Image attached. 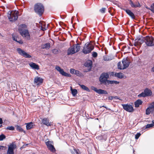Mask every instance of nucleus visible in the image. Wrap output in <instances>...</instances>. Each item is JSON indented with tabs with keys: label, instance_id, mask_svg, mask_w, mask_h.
<instances>
[{
	"label": "nucleus",
	"instance_id": "nucleus-1",
	"mask_svg": "<svg viewBox=\"0 0 154 154\" xmlns=\"http://www.w3.org/2000/svg\"><path fill=\"white\" fill-rule=\"evenodd\" d=\"M34 10L35 12L41 17L44 12V6L42 3H38L34 5Z\"/></svg>",
	"mask_w": 154,
	"mask_h": 154
},
{
	"label": "nucleus",
	"instance_id": "nucleus-2",
	"mask_svg": "<svg viewBox=\"0 0 154 154\" xmlns=\"http://www.w3.org/2000/svg\"><path fill=\"white\" fill-rule=\"evenodd\" d=\"M94 48V46L93 44L88 42L85 44L82 51L84 54H86L91 53Z\"/></svg>",
	"mask_w": 154,
	"mask_h": 154
},
{
	"label": "nucleus",
	"instance_id": "nucleus-3",
	"mask_svg": "<svg viewBox=\"0 0 154 154\" xmlns=\"http://www.w3.org/2000/svg\"><path fill=\"white\" fill-rule=\"evenodd\" d=\"M109 77V74L107 72H103L101 74L99 78V81L100 84L107 85V82Z\"/></svg>",
	"mask_w": 154,
	"mask_h": 154
},
{
	"label": "nucleus",
	"instance_id": "nucleus-4",
	"mask_svg": "<svg viewBox=\"0 0 154 154\" xmlns=\"http://www.w3.org/2000/svg\"><path fill=\"white\" fill-rule=\"evenodd\" d=\"M146 37L145 44L148 47H152L154 46V37L151 36L146 35Z\"/></svg>",
	"mask_w": 154,
	"mask_h": 154
},
{
	"label": "nucleus",
	"instance_id": "nucleus-5",
	"mask_svg": "<svg viewBox=\"0 0 154 154\" xmlns=\"http://www.w3.org/2000/svg\"><path fill=\"white\" fill-rule=\"evenodd\" d=\"M18 31L22 36L24 37H27V39L28 40H30V36L28 29L23 30L22 29H19Z\"/></svg>",
	"mask_w": 154,
	"mask_h": 154
},
{
	"label": "nucleus",
	"instance_id": "nucleus-6",
	"mask_svg": "<svg viewBox=\"0 0 154 154\" xmlns=\"http://www.w3.org/2000/svg\"><path fill=\"white\" fill-rule=\"evenodd\" d=\"M152 94V92L148 88H146L144 89V92L139 94L138 95V97H144L150 96Z\"/></svg>",
	"mask_w": 154,
	"mask_h": 154
},
{
	"label": "nucleus",
	"instance_id": "nucleus-7",
	"mask_svg": "<svg viewBox=\"0 0 154 154\" xmlns=\"http://www.w3.org/2000/svg\"><path fill=\"white\" fill-rule=\"evenodd\" d=\"M19 12L18 11H15L12 13V16L8 17V18L11 22H15L18 19Z\"/></svg>",
	"mask_w": 154,
	"mask_h": 154
},
{
	"label": "nucleus",
	"instance_id": "nucleus-8",
	"mask_svg": "<svg viewBox=\"0 0 154 154\" xmlns=\"http://www.w3.org/2000/svg\"><path fill=\"white\" fill-rule=\"evenodd\" d=\"M123 108L126 111L130 112H133L134 109L132 106L130 104H122V105Z\"/></svg>",
	"mask_w": 154,
	"mask_h": 154
},
{
	"label": "nucleus",
	"instance_id": "nucleus-9",
	"mask_svg": "<svg viewBox=\"0 0 154 154\" xmlns=\"http://www.w3.org/2000/svg\"><path fill=\"white\" fill-rule=\"evenodd\" d=\"M146 37H143L142 35H139L137 37V38L135 39V41H136L138 42L139 45V48L140 47L141 45L143 43L145 42L146 40Z\"/></svg>",
	"mask_w": 154,
	"mask_h": 154
},
{
	"label": "nucleus",
	"instance_id": "nucleus-10",
	"mask_svg": "<svg viewBox=\"0 0 154 154\" xmlns=\"http://www.w3.org/2000/svg\"><path fill=\"white\" fill-rule=\"evenodd\" d=\"M17 51L20 55L23 56L25 58H31V57L30 55L20 48H17Z\"/></svg>",
	"mask_w": 154,
	"mask_h": 154
},
{
	"label": "nucleus",
	"instance_id": "nucleus-11",
	"mask_svg": "<svg viewBox=\"0 0 154 154\" xmlns=\"http://www.w3.org/2000/svg\"><path fill=\"white\" fill-rule=\"evenodd\" d=\"M91 89L99 94H107L108 93L107 91L101 89H97V88L94 86L91 87Z\"/></svg>",
	"mask_w": 154,
	"mask_h": 154
},
{
	"label": "nucleus",
	"instance_id": "nucleus-12",
	"mask_svg": "<svg viewBox=\"0 0 154 154\" xmlns=\"http://www.w3.org/2000/svg\"><path fill=\"white\" fill-rule=\"evenodd\" d=\"M121 9L125 11L126 14L132 19H134L135 16L133 12L129 9H126L123 8H121Z\"/></svg>",
	"mask_w": 154,
	"mask_h": 154
},
{
	"label": "nucleus",
	"instance_id": "nucleus-13",
	"mask_svg": "<svg viewBox=\"0 0 154 154\" xmlns=\"http://www.w3.org/2000/svg\"><path fill=\"white\" fill-rule=\"evenodd\" d=\"M76 53L75 45H73L70 46L68 48L67 51V55H72Z\"/></svg>",
	"mask_w": 154,
	"mask_h": 154
},
{
	"label": "nucleus",
	"instance_id": "nucleus-14",
	"mask_svg": "<svg viewBox=\"0 0 154 154\" xmlns=\"http://www.w3.org/2000/svg\"><path fill=\"white\" fill-rule=\"evenodd\" d=\"M53 142L48 141L45 142V144L47 146L48 148L52 152H54L55 151V149L54 148L53 145Z\"/></svg>",
	"mask_w": 154,
	"mask_h": 154
},
{
	"label": "nucleus",
	"instance_id": "nucleus-15",
	"mask_svg": "<svg viewBox=\"0 0 154 154\" xmlns=\"http://www.w3.org/2000/svg\"><path fill=\"white\" fill-rule=\"evenodd\" d=\"M129 58H124L122 60L123 69H125L128 67L130 63V61L128 60Z\"/></svg>",
	"mask_w": 154,
	"mask_h": 154
},
{
	"label": "nucleus",
	"instance_id": "nucleus-16",
	"mask_svg": "<svg viewBox=\"0 0 154 154\" xmlns=\"http://www.w3.org/2000/svg\"><path fill=\"white\" fill-rule=\"evenodd\" d=\"M128 1L129 2V3L130 5L132 8H140L141 7L140 4L139 2L138 1L136 2V4H134L132 0H128Z\"/></svg>",
	"mask_w": 154,
	"mask_h": 154
},
{
	"label": "nucleus",
	"instance_id": "nucleus-17",
	"mask_svg": "<svg viewBox=\"0 0 154 154\" xmlns=\"http://www.w3.org/2000/svg\"><path fill=\"white\" fill-rule=\"evenodd\" d=\"M29 64L30 66L33 69L38 70L39 69L38 65L35 63L30 62Z\"/></svg>",
	"mask_w": 154,
	"mask_h": 154
},
{
	"label": "nucleus",
	"instance_id": "nucleus-18",
	"mask_svg": "<svg viewBox=\"0 0 154 154\" xmlns=\"http://www.w3.org/2000/svg\"><path fill=\"white\" fill-rule=\"evenodd\" d=\"M42 123L47 126H51V123L49 122V119L46 118H44L42 120Z\"/></svg>",
	"mask_w": 154,
	"mask_h": 154
},
{
	"label": "nucleus",
	"instance_id": "nucleus-19",
	"mask_svg": "<svg viewBox=\"0 0 154 154\" xmlns=\"http://www.w3.org/2000/svg\"><path fill=\"white\" fill-rule=\"evenodd\" d=\"M43 82V79L40 77H36L34 79V82L38 85L42 84Z\"/></svg>",
	"mask_w": 154,
	"mask_h": 154
},
{
	"label": "nucleus",
	"instance_id": "nucleus-20",
	"mask_svg": "<svg viewBox=\"0 0 154 154\" xmlns=\"http://www.w3.org/2000/svg\"><path fill=\"white\" fill-rule=\"evenodd\" d=\"M93 64L91 60H87L84 63V65L88 68H91V69Z\"/></svg>",
	"mask_w": 154,
	"mask_h": 154
},
{
	"label": "nucleus",
	"instance_id": "nucleus-21",
	"mask_svg": "<svg viewBox=\"0 0 154 154\" xmlns=\"http://www.w3.org/2000/svg\"><path fill=\"white\" fill-rule=\"evenodd\" d=\"M51 48V44L49 43H46L42 46V48L43 49H49Z\"/></svg>",
	"mask_w": 154,
	"mask_h": 154
},
{
	"label": "nucleus",
	"instance_id": "nucleus-22",
	"mask_svg": "<svg viewBox=\"0 0 154 154\" xmlns=\"http://www.w3.org/2000/svg\"><path fill=\"white\" fill-rule=\"evenodd\" d=\"M12 39L13 41L16 42L17 41V39H19L18 35L16 33H13L11 35Z\"/></svg>",
	"mask_w": 154,
	"mask_h": 154
},
{
	"label": "nucleus",
	"instance_id": "nucleus-23",
	"mask_svg": "<svg viewBox=\"0 0 154 154\" xmlns=\"http://www.w3.org/2000/svg\"><path fill=\"white\" fill-rule=\"evenodd\" d=\"M143 103V101L140 99L137 100L134 102V105L135 107H138L140 105H141Z\"/></svg>",
	"mask_w": 154,
	"mask_h": 154
},
{
	"label": "nucleus",
	"instance_id": "nucleus-24",
	"mask_svg": "<svg viewBox=\"0 0 154 154\" xmlns=\"http://www.w3.org/2000/svg\"><path fill=\"white\" fill-rule=\"evenodd\" d=\"M114 75L115 77L120 79H122L124 76L123 73L122 72H115Z\"/></svg>",
	"mask_w": 154,
	"mask_h": 154
},
{
	"label": "nucleus",
	"instance_id": "nucleus-25",
	"mask_svg": "<svg viewBox=\"0 0 154 154\" xmlns=\"http://www.w3.org/2000/svg\"><path fill=\"white\" fill-rule=\"evenodd\" d=\"M26 124V129L27 130H29L31 129L33 127L34 123L32 122H30Z\"/></svg>",
	"mask_w": 154,
	"mask_h": 154
},
{
	"label": "nucleus",
	"instance_id": "nucleus-26",
	"mask_svg": "<svg viewBox=\"0 0 154 154\" xmlns=\"http://www.w3.org/2000/svg\"><path fill=\"white\" fill-rule=\"evenodd\" d=\"M146 8L147 9L150 10L154 14V2L151 5L150 8L148 7L147 6H146Z\"/></svg>",
	"mask_w": 154,
	"mask_h": 154
},
{
	"label": "nucleus",
	"instance_id": "nucleus-27",
	"mask_svg": "<svg viewBox=\"0 0 154 154\" xmlns=\"http://www.w3.org/2000/svg\"><path fill=\"white\" fill-rule=\"evenodd\" d=\"M16 145L13 143L11 144L8 146V149L14 151V149L16 148Z\"/></svg>",
	"mask_w": 154,
	"mask_h": 154
},
{
	"label": "nucleus",
	"instance_id": "nucleus-28",
	"mask_svg": "<svg viewBox=\"0 0 154 154\" xmlns=\"http://www.w3.org/2000/svg\"><path fill=\"white\" fill-rule=\"evenodd\" d=\"M79 85L83 89L86 91H87L89 92H90V90L89 89V88L86 86L85 85H81L80 84H79Z\"/></svg>",
	"mask_w": 154,
	"mask_h": 154
},
{
	"label": "nucleus",
	"instance_id": "nucleus-29",
	"mask_svg": "<svg viewBox=\"0 0 154 154\" xmlns=\"http://www.w3.org/2000/svg\"><path fill=\"white\" fill-rule=\"evenodd\" d=\"M96 138L99 140H104L106 141V137L105 136L101 135L97 137Z\"/></svg>",
	"mask_w": 154,
	"mask_h": 154
},
{
	"label": "nucleus",
	"instance_id": "nucleus-30",
	"mask_svg": "<svg viewBox=\"0 0 154 154\" xmlns=\"http://www.w3.org/2000/svg\"><path fill=\"white\" fill-rule=\"evenodd\" d=\"M56 69L58 72H59L62 75L64 70L63 69L61 68L60 66H56L55 67Z\"/></svg>",
	"mask_w": 154,
	"mask_h": 154
},
{
	"label": "nucleus",
	"instance_id": "nucleus-31",
	"mask_svg": "<svg viewBox=\"0 0 154 154\" xmlns=\"http://www.w3.org/2000/svg\"><path fill=\"white\" fill-rule=\"evenodd\" d=\"M74 45L75 47V51L77 53L79 51L81 46H80V44L78 43H77L76 44Z\"/></svg>",
	"mask_w": 154,
	"mask_h": 154
},
{
	"label": "nucleus",
	"instance_id": "nucleus-32",
	"mask_svg": "<svg viewBox=\"0 0 154 154\" xmlns=\"http://www.w3.org/2000/svg\"><path fill=\"white\" fill-rule=\"evenodd\" d=\"M119 82H118L116 81L115 80H109L107 82V85L109 84H119Z\"/></svg>",
	"mask_w": 154,
	"mask_h": 154
},
{
	"label": "nucleus",
	"instance_id": "nucleus-33",
	"mask_svg": "<svg viewBox=\"0 0 154 154\" xmlns=\"http://www.w3.org/2000/svg\"><path fill=\"white\" fill-rule=\"evenodd\" d=\"M17 130L19 132H23L24 133H25L26 132L24 131L23 129L20 126L17 125L16 128Z\"/></svg>",
	"mask_w": 154,
	"mask_h": 154
},
{
	"label": "nucleus",
	"instance_id": "nucleus-34",
	"mask_svg": "<svg viewBox=\"0 0 154 154\" xmlns=\"http://www.w3.org/2000/svg\"><path fill=\"white\" fill-rule=\"evenodd\" d=\"M72 94L73 96H75L77 94L78 91L76 89H72V88L71 89Z\"/></svg>",
	"mask_w": 154,
	"mask_h": 154
},
{
	"label": "nucleus",
	"instance_id": "nucleus-35",
	"mask_svg": "<svg viewBox=\"0 0 154 154\" xmlns=\"http://www.w3.org/2000/svg\"><path fill=\"white\" fill-rule=\"evenodd\" d=\"M60 51L59 49L57 48H54L51 50L52 53L55 54H58Z\"/></svg>",
	"mask_w": 154,
	"mask_h": 154
},
{
	"label": "nucleus",
	"instance_id": "nucleus-36",
	"mask_svg": "<svg viewBox=\"0 0 154 154\" xmlns=\"http://www.w3.org/2000/svg\"><path fill=\"white\" fill-rule=\"evenodd\" d=\"M151 109L149 106L148 107L146 110V114L147 115H149L151 112Z\"/></svg>",
	"mask_w": 154,
	"mask_h": 154
},
{
	"label": "nucleus",
	"instance_id": "nucleus-37",
	"mask_svg": "<svg viewBox=\"0 0 154 154\" xmlns=\"http://www.w3.org/2000/svg\"><path fill=\"white\" fill-rule=\"evenodd\" d=\"M62 75L63 76H64L66 77H71V76L70 74L66 73L64 71L63 72V73L62 74Z\"/></svg>",
	"mask_w": 154,
	"mask_h": 154
},
{
	"label": "nucleus",
	"instance_id": "nucleus-38",
	"mask_svg": "<svg viewBox=\"0 0 154 154\" xmlns=\"http://www.w3.org/2000/svg\"><path fill=\"white\" fill-rule=\"evenodd\" d=\"M74 74L79 76H81L82 75V74L81 72L78 70H75Z\"/></svg>",
	"mask_w": 154,
	"mask_h": 154
},
{
	"label": "nucleus",
	"instance_id": "nucleus-39",
	"mask_svg": "<svg viewBox=\"0 0 154 154\" xmlns=\"http://www.w3.org/2000/svg\"><path fill=\"white\" fill-rule=\"evenodd\" d=\"M117 67L118 69L121 70L125 69H123V66H121L120 62L118 63L117 64Z\"/></svg>",
	"mask_w": 154,
	"mask_h": 154
},
{
	"label": "nucleus",
	"instance_id": "nucleus-40",
	"mask_svg": "<svg viewBox=\"0 0 154 154\" xmlns=\"http://www.w3.org/2000/svg\"><path fill=\"white\" fill-rule=\"evenodd\" d=\"M97 53L95 51H93L92 53V56L94 58H96L97 56Z\"/></svg>",
	"mask_w": 154,
	"mask_h": 154
},
{
	"label": "nucleus",
	"instance_id": "nucleus-41",
	"mask_svg": "<svg viewBox=\"0 0 154 154\" xmlns=\"http://www.w3.org/2000/svg\"><path fill=\"white\" fill-rule=\"evenodd\" d=\"M6 138V136L5 135H4L3 134H1L0 135V141H2L4 139H5Z\"/></svg>",
	"mask_w": 154,
	"mask_h": 154
},
{
	"label": "nucleus",
	"instance_id": "nucleus-42",
	"mask_svg": "<svg viewBox=\"0 0 154 154\" xmlns=\"http://www.w3.org/2000/svg\"><path fill=\"white\" fill-rule=\"evenodd\" d=\"M6 129L11 131H13L14 130V128L12 126L8 127L6 128Z\"/></svg>",
	"mask_w": 154,
	"mask_h": 154
},
{
	"label": "nucleus",
	"instance_id": "nucleus-43",
	"mask_svg": "<svg viewBox=\"0 0 154 154\" xmlns=\"http://www.w3.org/2000/svg\"><path fill=\"white\" fill-rule=\"evenodd\" d=\"M153 126V124H147L145 128L146 129V128H150L152 127Z\"/></svg>",
	"mask_w": 154,
	"mask_h": 154
},
{
	"label": "nucleus",
	"instance_id": "nucleus-44",
	"mask_svg": "<svg viewBox=\"0 0 154 154\" xmlns=\"http://www.w3.org/2000/svg\"><path fill=\"white\" fill-rule=\"evenodd\" d=\"M106 9L105 8H103L100 9V11L102 13H104L105 12Z\"/></svg>",
	"mask_w": 154,
	"mask_h": 154
},
{
	"label": "nucleus",
	"instance_id": "nucleus-45",
	"mask_svg": "<svg viewBox=\"0 0 154 154\" xmlns=\"http://www.w3.org/2000/svg\"><path fill=\"white\" fill-rule=\"evenodd\" d=\"M141 134L140 133H137L135 136V139H137L140 136Z\"/></svg>",
	"mask_w": 154,
	"mask_h": 154
},
{
	"label": "nucleus",
	"instance_id": "nucleus-46",
	"mask_svg": "<svg viewBox=\"0 0 154 154\" xmlns=\"http://www.w3.org/2000/svg\"><path fill=\"white\" fill-rule=\"evenodd\" d=\"M16 42L19 43L20 44H23V42L22 40L21 39H20L19 40H17V41H16Z\"/></svg>",
	"mask_w": 154,
	"mask_h": 154
},
{
	"label": "nucleus",
	"instance_id": "nucleus-47",
	"mask_svg": "<svg viewBox=\"0 0 154 154\" xmlns=\"http://www.w3.org/2000/svg\"><path fill=\"white\" fill-rule=\"evenodd\" d=\"M15 4H18L19 5H20L21 4H22L23 3L21 1L19 0H16L15 2Z\"/></svg>",
	"mask_w": 154,
	"mask_h": 154
},
{
	"label": "nucleus",
	"instance_id": "nucleus-48",
	"mask_svg": "<svg viewBox=\"0 0 154 154\" xmlns=\"http://www.w3.org/2000/svg\"><path fill=\"white\" fill-rule=\"evenodd\" d=\"M14 11H9L8 13V17L11 16H12V13Z\"/></svg>",
	"mask_w": 154,
	"mask_h": 154
},
{
	"label": "nucleus",
	"instance_id": "nucleus-49",
	"mask_svg": "<svg viewBox=\"0 0 154 154\" xmlns=\"http://www.w3.org/2000/svg\"><path fill=\"white\" fill-rule=\"evenodd\" d=\"M91 70V68H88L87 69H84L83 70V72H89Z\"/></svg>",
	"mask_w": 154,
	"mask_h": 154
},
{
	"label": "nucleus",
	"instance_id": "nucleus-50",
	"mask_svg": "<svg viewBox=\"0 0 154 154\" xmlns=\"http://www.w3.org/2000/svg\"><path fill=\"white\" fill-rule=\"evenodd\" d=\"M137 41H134V45L135 46H138V47L139 48V44L138 42H137Z\"/></svg>",
	"mask_w": 154,
	"mask_h": 154
},
{
	"label": "nucleus",
	"instance_id": "nucleus-51",
	"mask_svg": "<svg viewBox=\"0 0 154 154\" xmlns=\"http://www.w3.org/2000/svg\"><path fill=\"white\" fill-rule=\"evenodd\" d=\"M75 70L74 69H70V72L72 74H74V73L75 72Z\"/></svg>",
	"mask_w": 154,
	"mask_h": 154
},
{
	"label": "nucleus",
	"instance_id": "nucleus-52",
	"mask_svg": "<svg viewBox=\"0 0 154 154\" xmlns=\"http://www.w3.org/2000/svg\"><path fill=\"white\" fill-rule=\"evenodd\" d=\"M150 108L151 109H154V102H153L151 104L150 106H149Z\"/></svg>",
	"mask_w": 154,
	"mask_h": 154
},
{
	"label": "nucleus",
	"instance_id": "nucleus-53",
	"mask_svg": "<svg viewBox=\"0 0 154 154\" xmlns=\"http://www.w3.org/2000/svg\"><path fill=\"white\" fill-rule=\"evenodd\" d=\"M21 27L22 28H25L27 27V26L26 24H23L21 25Z\"/></svg>",
	"mask_w": 154,
	"mask_h": 154
},
{
	"label": "nucleus",
	"instance_id": "nucleus-54",
	"mask_svg": "<svg viewBox=\"0 0 154 154\" xmlns=\"http://www.w3.org/2000/svg\"><path fill=\"white\" fill-rule=\"evenodd\" d=\"M6 148V146H3L0 145V150L1 149L3 150L4 149V148Z\"/></svg>",
	"mask_w": 154,
	"mask_h": 154
},
{
	"label": "nucleus",
	"instance_id": "nucleus-55",
	"mask_svg": "<svg viewBox=\"0 0 154 154\" xmlns=\"http://www.w3.org/2000/svg\"><path fill=\"white\" fill-rule=\"evenodd\" d=\"M108 99L109 100H112L114 99V97L112 96H109L108 97Z\"/></svg>",
	"mask_w": 154,
	"mask_h": 154
},
{
	"label": "nucleus",
	"instance_id": "nucleus-56",
	"mask_svg": "<svg viewBox=\"0 0 154 154\" xmlns=\"http://www.w3.org/2000/svg\"><path fill=\"white\" fill-rule=\"evenodd\" d=\"M28 145V144H24L20 148V149H23L25 148L26 146Z\"/></svg>",
	"mask_w": 154,
	"mask_h": 154
},
{
	"label": "nucleus",
	"instance_id": "nucleus-57",
	"mask_svg": "<svg viewBox=\"0 0 154 154\" xmlns=\"http://www.w3.org/2000/svg\"><path fill=\"white\" fill-rule=\"evenodd\" d=\"M111 60H112V58H110H110H104V60L105 61H108Z\"/></svg>",
	"mask_w": 154,
	"mask_h": 154
},
{
	"label": "nucleus",
	"instance_id": "nucleus-58",
	"mask_svg": "<svg viewBox=\"0 0 154 154\" xmlns=\"http://www.w3.org/2000/svg\"><path fill=\"white\" fill-rule=\"evenodd\" d=\"M74 151L76 153V154H79L78 152L77 151V150L75 148H74Z\"/></svg>",
	"mask_w": 154,
	"mask_h": 154
},
{
	"label": "nucleus",
	"instance_id": "nucleus-59",
	"mask_svg": "<svg viewBox=\"0 0 154 154\" xmlns=\"http://www.w3.org/2000/svg\"><path fill=\"white\" fill-rule=\"evenodd\" d=\"M114 99H119V97L118 96H115L113 97Z\"/></svg>",
	"mask_w": 154,
	"mask_h": 154
},
{
	"label": "nucleus",
	"instance_id": "nucleus-60",
	"mask_svg": "<svg viewBox=\"0 0 154 154\" xmlns=\"http://www.w3.org/2000/svg\"><path fill=\"white\" fill-rule=\"evenodd\" d=\"M3 123L2 119L1 118H0V124H1Z\"/></svg>",
	"mask_w": 154,
	"mask_h": 154
},
{
	"label": "nucleus",
	"instance_id": "nucleus-61",
	"mask_svg": "<svg viewBox=\"0 0 154 154\" xmlns=\"http://www.w3.org/2000/svg\"><path fill=\"white\" fill-rule=\"evenodd\" d=\"M104 107V108H106V109H107V108L106 107V106H100V108H101V107Z\"/></svg>",
	"mask_w": 154,
	"mask_h": 154
},
{
	"label": "nucleus",
	"instance_id": "nucleus-62",
	"mask_svg": "<svg viewBox=\"0 0 154 154\" xmlns=\"http://www.w3.org/2000/svg\"><path fill=\"white\" fill-rule=\"evenodd\" d=\"M70 152H71V153H72V154H75L73 152V150H71V149H70Z\"/></svg>",
	"mask_w": 154,
	"mask_h": 154
},
{
	"label": "nucleus",
	"instance_id": "nucleus-63",
	"mask_svg": "<svg viewBox=\"0 0 154 154\" xmlns=\"http://www.w3.org/2000/svg\"><path fill=\"white\" fill-rule=\"evenodd\" d=\"M152 70L153 72H154V67L152 68Z\"/></svg>",
	"mask_w": 154,
	"mask_h": 154
},
{
	"label": "nucleus",
	"instance_id": "nucleus-64",
	"mask_svg": "<svg viewBox=\"0 0 154 154\" xmlns=\"http://www.w3.org/2000/svg\"><path fill=\"white\" fill-rule=\"evenodd\" d=\"M152 124H153V126H154V120H152Z\"/></svg>",
	"mask_w": 154,
	"mask_h": 154
}]
</instances>
